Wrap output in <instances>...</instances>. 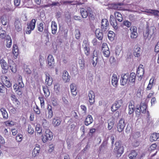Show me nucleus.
Returning a JSON list of instances; mask_svg holds the SVG:
<instances>
[{
  "mask_svg": "<svg viewBox=\"0 0 159 159\" xmlns=\"http://www.w3.org/2000/svg\"><path fill=\"white\" fill-rule=\"evenodd\" d=\"M83 50L86 55L88 56L90 53V49L89 47L84 48Z\"/></svg>",
  "mask_w": 159,
  "mask_h": 159,
  "instance_id": "obj_52",
  "label": "nucleus"
},
{
  "mask_svg": "<svg viewBox=\"0 0 159 159\" xmlns=\"http://www.w3.org/2000/svg\"><path fill=\"white\" fill-rule=\"evenodd\" d=\"M129 75L128 73L125 74L121 75L120 79V84L124 86L129 81Z\"/></svg>",
  "mask_w": 159,
  "mask_h": 159,
  "instance_id": "obj_11",
  "label": "nucleus"
},
{
  "mask_svg": "<svg viewBox=\"0 0 159 159\" xmlns=\"http://www.w3.org/2000/svg\"><path fill=\"white\" fill-rule=\"evenodd\" d=\"M123 25L128 28H129L131 25V23L130 22L127 20H124L122 23Z\"/></svg>",
  "mask_w": 159,
  "mask_h": 159,
  "instance_id": "obj_57",
  "label": "nucleus"
},
{
  "mask_svg": "<svg viewBox=\"0 0 159 159\" xmlns=\"http://www.w3.org/2000/svg\"><path fill=\"white\" fill-rule=\"evenodd\" d=\"M78 63L80 68L83 70L84 68L85 64L84 59L83 58H79Z\"/></svg>",
  "mask_w": 159,
  "mask_h": 159,
  "instance_id": "obj_39",
  "label": "nucleus"
},
{
  "mask_svg": "<svg viewBox=\"0 0 159 159\" xmlns=\"http://www.w3.org/2000/svg\"><path fill=\"white\" fill-rule=\"evenodd\" d=\"M42 125L43 128L47 129L48 128L49 126V124L47 120L45 119H43L42 120Z\"/></svg>",
  "mask_w": 159,
  "mask_h": 159,
  "instance_id": "obj_43",
  "label": "nucleus"
},
{
  "mask_svg": "<svg viewBox=\"0 0 159 159\" xmlns=\"http://www.w3.org/2000/svg\"><path fill=\"white\" fill-rule=\"evenodd\" d=\"M75 38L77 39H79L80 37V33L78 30H76L75 31Z\"/></svg>",
  "mask_w": 159,
  "mask_h": 159,
  "instance_id": "obj_59",
  "label": "nucleus"
},
{
  "mask_svg": "<svg viewBox=\"0 0 159 159\" xmlns=\"http://www.w3.org/2000/svg\"><path fill=\"white\" fill-rule=\"evenodd\" d=\"M82 46L83 48L89 47V43L88 40L85 39L83 40Z\"/></svg>",
  "mask_w": 159,
  "mask_h": 159,
  "instance_id": "obj_64",
  "label": "nucleus"
},
{
  "mask_svg": "<svg viewBox=\"0 0 159 159\" xmlns=\"http://www.w3.org/2000/svg\"><path fill=\"white\" fill-rule=\"evenodd\" d=\"M35 131L37 134L41 135L42 134V129L40 125L37 124L35 127Z\"/></svg>",
  "mask_w": 159,
  "mask_h": 159,
  "instance_id": "obj_45",
  "label": "nucleus"
},
{
  "mask_svg": "<svg viewBox=\"0 0 159 159\" xmlns=\"http://www.w3.org/2000/svg\"><path fill=\"white\" fill-rule=\"evenodd\" d=\"M64 115V113H61V116L53 118L52 121L53 125L55 126H58L60 125L61 122V119Z\"/></svg>",
  "mask_w": 159,
  "mask_h": 159,
  "instance_id": "obj_13",
  "label": "nucleus"
},
{
  "mask_svg": "<svg viewBox=\"0 0 159 159\" xmlns=\"http://www.w3.org/2000/svg\"><path fill=\"white\" fill-rule=\"evenodd\" d=\"M39 60L40 63V66H42L43 65V62L44 61L43 56H42L41 54H40L39 56Z\"/></svg>",
  "mask_w": 159,
  "mask_h": 159,
  "instance_id": "obj_53",
  "label": "nucleus"
},
{
  "mask_svg": "<svg viewBox=\"0 0 159 159\" xmlns=\"http://www.w3.org/2000/svg\"><path fill=\"white\" fill-rule=\"evenodd\" d=\"M36 22V20L33 19L30 22L27 23L25 30V33L27 34H30L31 31L34 30L35 27Z\"/></svg>",
  "mask_w": 159,
  "mask_h": 159,
  "instance_id": "obj_4",
  "label": "nucleus"
},
{
  "mask_svg": "<svg viewBox=\"0 0 159 159\" xmlns=\"http://www.w3.org/2000/svg\"><path fill=\"white\" fill-rule=\"evenodd\" d=\"M129 30L131 32L130 38L132 39L136 38L138 35L137 27L135 26H132L130 28Z\"/></svg>",
  "mask_w": 159,
  "mask_h": 159,
  "instance_id": "obj_9",
  "label": "nucleus"
},
{
  "mask_svg": "<svg viewBox=\"0 0 159 159\" xmlns=\"http://www.w3.org/2000/svg\"><path fill=\"white\" fill-rule=\"evenodd\" d=\"M51 27L52 33L53 34H56L57 33V24L55 21H53L52 22Z\"/></svg>",
  "mask_w": 159,
  "mask_h": 159,
  "instance_id": "obj_32",
  "label": "nucleus"
},
{
  "mask_svg": "<svg viewBox=\"0 0 159 159\" xmlns=\"http://www.w3.org/2000/svg\"><path fill=\"white\" fill-rule=\"evenodd\" d=\"M48 64L49 67L52 68L54 66L55 61L52 55H49L47 57Z\"/></svg>",
  "mask_w": 159,
  "mask_h": 159,
  "instance_id": "obj_17",
  "label": "nucleus"
},
{
  "mask_svg": "<svg viewBox=\"0 0 159 159\" xmlns=\"http://www.w3.org/2000/svg\"><path fill=\"white\" fill-rule=\"evenodd\" d=\"M27 131L28 133L30 134H32L34 131L33 128L30 125H28V128Z\"/></svg>",
  "mask_w": 159,
  "mask_h": 159,
  "instance_id": "obj_56",
  "label": "nucleus"
},
{
  "mask_svg": "<svg viewBox=\"0 0 159 159\" xmlns=\"http://www.w3.org/2000/svg\"><path fill=\"white\" fill-rule=\"evenodd\" d=\"M95 34L97 38L99 40H102L103 34L102 32L100 30L98 29L96 30Z\"/></svg>",
  "mask_w": 159,
  "mask_h": 159,
  "instance_id": "obj_34",
  "label": "nucleus"
},
{
  "mask_svg": "<svg viewBox=\"0 0 159 159\" xmlns=\"http://www.w3.org/2000/svg\"><path fill=\"white\" fill-rule=\"evenodd\" d=\"M60 4L58 2H53L51 4L48 5H46V7L53 6H59Z\"/></svg>",
  "mask_w": 159,
  "mask_h": 159,
  "instance_id": "obj_62",
  "label": "nucleus"
},
{
  "mask_svg": "<svg viewBox=\"0 0 159 159\" xmlns=\"http://www.w3.org/2000/svg\"><path fill=\"white\" fill-rule=\"evenodd\" d=\"M18 81V85L19 86V87H20V89H22V88H23L24 87V84H23V82L22 77L20 75L19 76Z\"/></svg>",
  "mask_w": 159,
  "mask_h": 159,
  "instance_id": "obj_46",
  "label": "nucleus"
},
{
  "mask_svg": "<svg viewBox=\"0 0 159 159\" xmlns=\"http://www.w3.org/2000/svg\"><path fill=\"white\" fill-rule=\"evenodd\" d=\"M46 79H45V83L48 86H51L53 80L49 74L48 73L46 74Z\"/></svg>",
  "mask_w": 159,
  "mask_h": 159,
  "instance_id": "obj_29",
  "label": "nucleus"
},
{
  "mask_svg": "<svg viewBox=\"0 0 159 159\" xmlns=\"http://www.w3.org/2000/svg\"><path fill=\"white\" fill-rule=\"evenodd\" d=\"M134 56L137 57H139L141 56L142 52L141 48L138 45H136L134 49Z\"/></svg>",
  "mask_w": 159,
  "mask_h": 159,
  "instance_id": "obj_14",
  "label": "nucleus"
},
{
  "mask_svg": "<svg viewBox=\"0 0 159 159\" xmlns=\"http://www.w3.org/2000/svg\"><path fill=\"white\" fill-rule=\"evenodd\" d=\"M6 88L1 83H0V93H4L6 90Z\"/></svg>",
  "mask_w": 159,
  "mask_h": 159,
  "instance_id": "obj_60",
  "label": "nucleus"
},
{
  "mask_svg": "<svg viewBox=\"0 0 159 159\" xmlns=\"http://www.w3.org/2000/svg\"><path fill=\"white\" fill-rule=\"evenodd\" d=\"M12 52L13 54V57L15 59L17 58L19 54V49L16 44H13V46Z\"/></svg>",
  "mask_w": 159,
  "mask_h": 159,
  "instance_id": "obj_21",
  "label": "nucleus"
},
{
  "mask_svg": "<svg viewBox=\"0 0 159 159\" xmlns=\"http://www.w3.org/2000/svg\"><path fill=\"white\" fill-rule=\"evenodd\" d=\"M9 67L12 72L15 73L16 71V66L15 63L13 61H12V63L10 65Z\"/></svg>",
  "mask_w": 159,
  "mask_h": 159,
  "instance_id": "obj_38",
  "label": "nucleus"
},
{
  "mask_svg": "<svg viewBox=\"0 0 159 159\" xmlns=\"http://www.w3.org/2000/svg\"><path fill=\"white\" fill-rule=\"evenodd\" d=\"M40 148L39 146L37 145L34 148L32 152V156L35 157L39 155L40 152Z\"/></svg>",
  "mask_w": 159,
  "mask_h": 159,
  "instance_id": "obj_27",
  "label": "nucleus"
},
{
  "mask_svg": "<svg viewBox=\"0 0 159 159\" xmlns=\"http://www.w3.org/2000/svg\"><path fill=\"white\" fill-rule=\"evenodd\" d=\"M159 138V134L154 133L152 134L150 137V140L151 142L156 141Z\"/></svg>",
  "mask_w": 159,
  "mask_h": 159,
  "instance_id": "obj_31",
  "label": "nucleus"
},
{
  "mask_svg": "<svg viewBox=\"0 0 159 159\" xmlns=\"http://www.w3.org/2000/svg\"><path fill=\"white\" fill-rule=\"evenodd\" d=\"M1 81L3 84L5 85L7 88H10L11 86V83L9 79L6 76L3 75L1 76Z\"/></svg>",
  "mask_w": 159,
  "mask_h": 159,
  "instance_id": "obj_8",
  "label": "nucleus"
},
{
  "mask_svg": "<svg viewBox=\"0 0 159 159\" xmlns=\"http://www.w3.org/2000/svg\"><path fill=\"white\" fill-rule=\"evenodd\" d=\"M115 18L112 15L110 16V21L111 25L115 30H117L118 28L116 20L119 22L123 21V18L122 14L120 12L116 11L114 13Z\"/></svg>",
  "mask_w": 159,
  "mask_h": 159,
  "instance_id": "obj_1",
  "label": "nucleus"
},
{
  "mask_svg": "<svg viewBox=\"0 0 159 159\" xmlns=\"http://www.w3.org/2000/svg\"><path fill=\"white\" fill-rule=\"evenodd\" d=\"M5 124L7 126H11L14 125L13 122L9 120L6 121L5 122Z\"/></svg>",
  "mask_w": 159,
  "mask_h": 159,
  "instance_id": "obj_63",
  "label": "nucleus"
},
{
  "mask_svg": "<svg viewBox=\"0 0 159 159\" xmlns=\"http://www.w3.org/2000/svg\"><path fill=\"white\" fill-rule=\"evenodd\" d=\"M93 119L91 115H89L86 118L84 121V124L86 126H88L92 123Z\"/></svg>",
  "mask_w": 159,
  "mask_h": 159,
  "instance_id": "obj_23",
  "label": "nucleus"
},
{
  "mask_svg": "<svg viewBox=\"0 0 159 159\" xmlns=\"http://www.w3.org/2000/svg\"><path fill=\"white\" fill-rule=\"evenodd\" d=\"M6 40L7 44L6 46L7 48H10L11 47L12 44V41L10 37L7 36L6 37Z\"/></svg>",
  "mask_w": 159,
  "mask_h": 159,
  "instance_id": "obj_42",
  "label": "nucleus"
},
{
  "mask_svg": "<svg viewBox=\"0 0 159 159\" xmlns=\"http://www.w3.org/2000/svg\"><path fill=\"white\" fill-rule=\"evenodd\" d=\"M141 111L143 113H145L146 112L147 106L144 103H141L140 106Z\"/></svg>",
  "mask_w": 159,
  "mask_h": 159,
  "instance_id": "obj_47",
  "label": "nucleus"
},
{
  "mask_svg": "<svg viewBox=\"0 0 159 159\" xmlns=\"http://www.w3.org/2000/svg\"><path fill=\"white\" fill-rule=\"evenodd\" d=\"M53 116V112L52 111V106L50 105H48L47 107V118L51 119Z\"/></svg>",
  "mask_w": 159,
  "mask_h": 159,
  "instance_id": "obj_24",
  "label": "nucleus"
},
{
  "mask_svg": "<svg viewBox=\"0 0 159 159\" xmlns=\"http://www.w3.org/2000/svg\"><path fill=\"white\" fill-rule=\"evenodd\" d=\"M11 98L13 104L16 107V108H18L20 105V102L17 98L15 95L12 94L11 96Z\"/></svg>",
  "mask_w": 159,
  "mask_h": 159,
  "instance_id": "obj_18",
  "label": "nucleus"
},
{
  "mask_svg": "<svg viewBox=\"0 0 159 159\" xmlns=\"http://www.w3.org/2000/svg\"><path fill=\"white\" fill-rule=\"evenodd\" d=\"M125 125L124 120L121 118L117 125V130L119 132H122L124 130Z\"/></svg>",
  "mask_w": 159,
  "mask_h": 159,
  "instance_id": "obj_10",
  "label": "nucleus"
},
{
  "mask_svg": "<svg viewBox=\"0 0 159 159\" xmlns=\"http://www.w3.org/2000/svg\"><path fill=\"white\" fill-rule=\"evenodd\" d=\"M109 25V23L106 19H103L101 21V28L102 30L105 31L107 29V27Z\"/></svg>",
  "mask_w": 159,
  "mask_h": 159,
  "instance_id": "obj_20",
  "label": "nucleus"
},
{
  "mask_svg": "<svg viewBox=\"0 0 159 159\" xmlns=\"http://www.w3.org/2000/svg\"><path fill=\"white\" fill-rule=\"evenodd\" d=\"M44 24L42 22L39 23L37 25V29L39 31L42 32L43 30Z\"/></svg>",
  "mask_w": 159,
  "mask_h": 159,
  "instance_id": "obj_49",
  "label": "nucleus"
},
{
  "mask_svg": "<svg viewBox=\"0 0 159 159\" xmlns=\"http://www.w3.org/2000/svg\"><path fill=\"white\" fill-rule=\"evenodd\" d=\"M33 109L34 111L36 114L38 115L39 114H40V110L39 108L38 107L37 105H36L35 106H34Z\"/></svg>",
  "mask_w": 159,
  "mask_h": 159,
  "instance_id": "obj_61",
  "label": "nucleus"
},
{
  "mask_svg": "<svg viewBox=\"0 0 159 159\" xmlns=\"http://www.w3.org/2000/svg\"><path fill=\"white\" fill-rule=\"evenodd\" d=\"M154 27L151 26L150 27H147L146 30L143 32V36L145 39L148 38L150 39L152 35L154 33Z\"/></svg>",
  "mask_w": 159,
  "mask_h": 159,
  "instance_id": "obj_6",
  "label": "nucleus"
},
{
  "mask_svg": "<svg viewBox=\"0 0 159 159\" xmlns=\"http://www.w3.org/2000/svg\"><path fill=\"white\" fill-rule=\"evenodd\" d=\"M0 63L2 68L4 71H2L3 73H5L7 72L8 68L7 64L6 61L3 58L0 60Z\"/></svg>",
  "mask_w": 159,
  "mask_h": 159,
  "instance_id": "obj_12",
  "label": "nucleus"
},
{
  "mask_svg": "<svg viewBox=\"0 0 159 159\" xmlns=\"http://www.w3.org/2000/svg\"><path fill=\"white\" fill-rule=\"evenodd\" d=\"M60 89V86L58 83L56 84L54 86V90L55 92L58 94L59 92Z\"/></svg>",
  "mask_w": 159,
  "mask_h": 159,
  "instance_id": "obj_50",
  "label": "nucleus"
},
{
  "mask_svg": "<svg viewBox=\"0 0 159 159\" xmlns=\"http://www.w3.org/2000/svg\"><path fill=\"white\" fill-rule=\"evenodd\" d=\"M0 111L3 118L5 119H7L8 118V114L6 110L4 108H1L0 109Z\"/></svg>",
  "mask_w": 159,
  "mask_h": 159,
  "instance_id": "obj_37",
  "label": "nucleus"
},
{
  "mask_svg": "<svg viewBox=\"0 0 159 159\" xmlns=\"http://www.w3.org/2000/svg\"><path fill=\"white\" fill-rule=\"evenodd\" d=\"M53 138L52 133L49 129H46L44 135H42V141L45 143L48 140H50Z\"/></svg>",
  "mask_w": 159,
  "mask_h": 159,
  "instance_id": "obj_5",
  "label": "nucleus"
},
{
  "mask_svg": "<svg viewBox=\"0 0 159 159\" xmlns=\"http://www.w3.org/2000/svg\"><path fill=\"white\" fill-rule=\"evenodd\" d=\"M138 155L137 152L135 150H131L128 156L130 159H134Z\"/></svg>",
  "mask_w": 159,
  "mask_h": 159,
  "instance_id": "obj_36",
  "label": "nucleus"
},
{
  "mask_svg": "<svg viewBox=\"0 0 159 159\" xmlns=\"http://www.w3.org/2000/svg\"><path fill=\"white\" fill-rule=\"evenodd\" d=\"M144 73V69L143 65H140L139 66L137 71V76L142 78Z\"/></svg>",
  "mask_w": 159,
  "mask_h": 159,
  "instance_id": "obj_16",
  "label": "nucleus"
},
{
  "mask_svg": "<svg viewBox=\"0 0 159 159\" xmlns=\"http://www.w3.org/2000/svg\"><path fill=\"white\" fill-rule=\"evenodd\" d=\"M14 25L15 30L19 32L21 30V24L18 19H16Z\"/></svg>",
  "mask_w": 159,
  "mask_h": 159,
  "instance_id": "obj_22",
  "label": "nucleus"
},
{
  "mask_svg": "<svg viewBox=\"0 0 159 159\" xmlns=\"http://www.w3.org/2000/svg\"><path fill=\"white\" fill-rule=\"evenodd\" d=\"M70 89L72 95L74 96H76L77 93L76 85L74 83H72L70 85Z\"/></svg>",
  "mask_w": 159,
  "mask_h": 159,
  "instance_id": "obj_26",
  "label": "nucleus"
},
{
  "mask_svg": "<svg viewBox=\"0 0 159 159\" xmlns=\"http://www.w3.org/2000/svg\"><path fill=\"white\" fill-rule=\"evenodd\" d=\"M157 147V145L156 143H153L149 147L148 150L150 152H151L156 149Z\"/></svg>",
  "mask_w": 159,
  "mask_h": 159,
  "instance_id": "obj_48",
  "label": "nucleus"
},
{
  "mask_svg": "<svg viewBox=\"0 0 159 159\" xmlns=\"http://www.w3.org/2000/svg\"><path fill=\"white\" fill-rule=\"evenodd\" d=\"M123 103V100L122 99H120L119 100L116 101L115 104L118 108H120Z\"/></svg>",
  "mask_w": 159,
  "mask_h": 159,
  "instance_id": "obj_51",
  "label": "nucleus"
},
{
  "mask_svg": "<svg viewBox=\"0 0 159 159\" xmlns=\"http://www.w3.org/2000/svg\"><path fill=\"white\" fill-rule=\"evenodd\" d=\"M39 99L40 101V103L41 107H44L45 105L44 98L43 97H39Z\"/></svg>",
  "mask_w": 159,
  "mask_h": 159,
  "instance_id": "obj_58",
  "label": "nucleus"
},
{
  "mask_svg": "<svg viewBox=\"0 0 159 159\" xmlns=\"http://www.w3.org/2000/svg\"><path fill=\"white\" fill-rule=\"evenodd\" d=\"M107 35L108 39L111 41H112L114 40L115 37V34L113 31H109Z\"/></svg>",
  "mask_w": 159,
  "mask_h": 159,
  "instance_id": "obj_40",
  "label": "nucleus"
},
{
  "mask_svg": "<svg viewBox=\"0 0 159 159\" xmlns=\"http://www.w3.org/2000/svg\"><path fill=\"white\" fill-rule=\"evenodd\" d=\"M70 76L68 72L66 70L64 71L62 75V79L65 82H68L70 80Z\"/></svg>",
  "mask_w": 159,
  "mask_h": 159,
  "instance_id": "obj_28",
  "label": "nucleus"
},
{
  "mask_svg": "<svg viewBox=\"0 0 159 159\" xmlns=\"http://www.w3.org/2000/svg\"><path fill=\"white\" fill-rule=\"evenodd\" d=\"M92 43L94 46H97L100 45L101 44L99 42H98L96 39L94 38L92 41Z\"/></svg>",
  "mask_w": 159,
  "mask_h": 159,
  "instance_id": "obj_55",
  "label": "nucleus"
},
{
  "mask_svg": "<svg viewBox=\"0 0 159 159\" xmlns=\"http://www.w3.org/2000/svg\"><path fill=\"white\" fill-rule=\"evenodd\" d=\"M155 80V77L153 76L150 79L149 81V83L146 88L147 90H151L153 84Z\"/></svg>",
  "mask_w": 159,
  "mask_h": 159,
  "instance_id": "obj_33",
  "label": "nucleus"
},
{
  "mask_svg": "<svg viewBox=\"0 0 159 159\" xmlns=\"http://www.w3.org/2000/svg\"><path fill=\"white\" fill-rule=\"evenodd\" d=\"M43 90L46 98L48 97L50 94V92L47 87H43Z\"/></svg>",
  "mask_w": 159,
  "mask_h": 159,
  "instance_id": "obj_44",
  "label": "nucleus"
},
{
  "mask_svg": "<svg viewBox=\"0 0 159 159\" xmlns=\"http://www.w3.org/2000/svg\"><path fill=\"white\" fill-rule=\"evenodd\" d=\"M89 101L90 105L93 104L95 102V94L93 91L90 90L88 94Z\"/></svg>",
  "mask_w": 159,
  "mask_h": 159,
  "instance_id": "obj_15",
  "label": "nucleus"
},
{
  "mask_svg": "<svg viewBox=\"0 0 159 159\" xmlns=\"http://www.w3.org/2000/svg\"><path fill=\"white\" fill-rule=\"evenodd\" d=\"M124 5V4L123 3H117L113 4L112 6L113 8L115 10L123 11L125 10Z\"/></svg>",
  "mask_w": 159,
  "mask_h": 159,
  "instance_id": "obj_19",
  "label": "nucleus"
},
{
  "mask_svg": "<svg viewBox=\"0 0 159 159\" xmlns=\"http://www.w3.org/2000/svg\"><path fill=\"white\" fill-rule=\"evenodd\" d=\"M136 75L134 72L131 73L129 76V82L130 83H134L135 80Z\"/></svg>",
  "mask_w": 159,
  "mask_h": 159,
  "instance_id": "obj_35",
  "label": "nucleus"
},
{
  "mask_svg": "<svg viewBox=\"0 0 159 159\" xmlns=\"http://www.w3.org/2000/svg\"><path fill=\"white\" fill-rule=\"evenodd\" d=\"M80 12L82 17L84 18L88 17L90 20H94L95 19L93 11L89 7L80 8Z\"/></svg>",
  "mask_w": 159,
  "mask_h": 159,
  "instance_id": "obj_2",
  "label": "nucleus"
},
{
  "mask_svg": "<svg viewBox=\"0 0 159 159\" xmlns=\"http://www.w3.org/2000/svg\"><path fill=\"white\" fill-rule=\"evenodd\" d=\"M2 24L3 25H6L7 24V16L5 15H3L1 16L0 18Z\"/></svg>",
  "mask_w": 159,
  "mask_h": 159,
  "instance_id": "obj_41",
  "label": "nucleus"
},
{
  "mask_svg": "<svg viewBox=\"0 0 159 159\" xmlns=\"http://www.w3.org/2000/svg\"><path fill=\"white\" fill-rule=\"evenodd\" d=\"M94 54V53H93ZM98 57L97 56H95L94 54L93 55V62L92 63L93 65L94 66H96L97 61H98Z\"/></svg>",
  "mask_w": 159,
  "mask_h": 159,
  "instance_id": "obj_54",
  "label": "nucleus"
},
{
  "mask_svg": "<svg viewBox=\"0 0 159 159\" xmlns=\"http://www.w3.org/2000/svg\"><path fill=\"white\" fill-rule=\"evenodd\" d=\"M134 103L133 101L129 102V114H131L133 113L134 111Z\"/></svg>",
  "mask_w": 159,
  "mask_h": 159,
  "instance_id": "obj_25",
  "label": "nucleus"
},
{
  "mask_svg": "<svg viewBox=\"0 0 159 159\" xmlns=\"http://www.w3.org/2000/svg\"><path fill=\"white\" fill-rule=\"evenodd\" d=\"M102 51L103 56L107 57H108L110 55L109 49L106 43H103L102 46Z\"/></svg>",
  "mask_w": 159,
  "mask_h": 159,
  "instance_id": "obj_7",
  "label": "nucleus"
},
{
  "mask_svg": "<svg viewBox=\"0 0 159 159\" xmlns=\"http://www.w3.org/2000/svg\"><path fill=\"white\" fill-rule=\"evenodd\" d=\"M118 80L116 75L113 74L111 77V83L114 86L116 87L118 84Z\"/></svg>",
  "mask_w": 159,
  "mask_h": 159,
  "instance_id": "obj_30",
  "label": "nucleus"
},
{
  "mask_svg": "<svg viewBox=\"0 0 159 159\" xmlns=\"http://www.w3.org/2000/svg\"><path fill=\"white\" fill-rule=\"evenodd\" d=\"M116 145L114 151L116 152L117 157H120L124 152V148L121 146L120 141L116 142L115 143Z\"/></svg>",
  "mask_w": 159,
  "mask_h": 159,
  "instance_id": "obj_3",
  "label": "nucleus"
}]
</instances>
